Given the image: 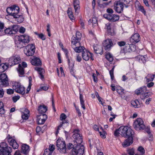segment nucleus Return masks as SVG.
<instances>
[{"label":"nucleus","instance_id":"obj_1","mask_svg":"<svg viewBox=\"0 0 155 155\" xmlns=\"http://www.w3.org/2000/svg\"><path fill=\"white\" fill-rule=\"evenodd\" d=\"M19 8L15 5L8 7L6 9V12L8 15L13 16L19 23L24 21L22 16L19 13Z\"/></svg>","mask_w":155,"mask_h":155},{"label":"nucleus","instance_id":"obj_2","mask_svg":"<svg viewBox=\"0 0 155 155\" xmlns=\"http://www.w3.org/2000/svg\"><path fill=\"white\" fill-rule=\"evenodd\" d=\"M12 149L5 142L0 143V155H12Z\"/></svg>","mask_w":155,"mask_h":155},{"label":"nucleus","instance_id":"obj_3","mask_svg":"<svg viewBox=\"0 0 155 155\" xmlns=\"http://www.w3.org/2000/svg\"><path fill=\"white\" fill-rule=\"evenodd\" d=\"M119 130L120 135L125 137L132 136L133 133L132 129L128 126H121Z\"/></svg>","mask_w":155,"mask_h":155},{"label":"nucleus","instance_id":"obj_4","mask_svg":"<svg viewBox=\"0 0 155 155\" xmlns=\"http://www.w3.org/2000/svg\"><path fill=\"white\" fill-rule=\"evenodd\" d=\"M56 146L58 149L59 152L62 153H66L67 148L65 142L61 139H58L56 142Z\"/></svg>","mask_w":155,"mask_h":155},{"label":"nucleus","instance_id":"obj_5","mask_svg":"<svg viewBox=\"0 0 155 155\" xmlns=\"http://www.w3.org/2000/svg\"><path fill=\"white\" fill-rule=\"evenodd\" d=\"M84 147L83 145L77 144L72 150V155H82L84 153Z\"/></svg>","mask_w":155,"mask_h":155},{"label":"nucleus","instance_id":"obj_6","mask_svg":"<svg viewBox=\"0 0 155 155\" xmlns=\"http://www.w3.org/2000/svg\"><path fill=\"white\" fill-rule=\"evenodd\" d=\"M35 51V47L33 44H29L25 47L24 49L25 54L28 56L33 55Z\"/></svg>","mask_w":155,"mask_h":155},{"label":"nucleus","instance_id":"obj_7","mask_svg":"<svg viewBox=\"0 0 155 155\" xmlns=\"http://www.w3.org/2000/svg\"><path fill=\"white\" fill-rule=\"evenodd\" d=\"M79 132V130H75L74 131V134L73 135V137L75 139L74 145L81 144L82 142V137L80 134Z\"/></svg>","mask_w":155,"mask_h":155},{"label":"nucleus","instance_id":"obj_8","mask_svg":"<svg viewBox=\"0 0 155 155\" xmlns=\"http://www.w3.org/2000/svg\"><path fill=\"white\" fill-rule=\"evenodd\" d=\"M133 126L136 130H143L145 128L143 120L140 118H138L134 123Z\"/></svg>","mask_w":155,"mask_h":155},{"label":"nucleus","instance_id":"obj_9","mask_svg":"<svg viewBox=\"0 0 155 155\" xmlns=\"http://www.w3.org/2000/svg\"><path fill=\"white\" fill-rule=\"evenodd\" d=\"M73 40H74L73 39ZM71 45L72 48L74 51L77 53L82 52L86 49L83 46H81L80 43L75 42V41H72Z\"/></svg>","mask_w":155,"mask_h":155},{"label":"nucleus","instance_id":"obj_10","mask_svg":"<svg viewBox=\"0 0 155 155\" xmlns=\"http://www.w3.org/2000/svg\"><path fill=\"white\" fill-rule=\"evenodd\" d=\"M13 88L18 93L23 94L25 92L24 87L19 82H15L13 85Z\"/></svg>","mask_w":155,"mask_h":155},{"label":"nucleus","instance_id":"obj_11","mask_svg":"<svg viewBox=\"0 0 155 155\" xmlns=\"http://www.w3.org/2000/svg\"><path fill=\"white\" fill-rule=\"evenodd\" d=\"M124 3L121 1L115 2L114 4V8L118 13H121L123 10Z\"/></svg>","mask_w":155,"mask_h":155},{"label":"nucleus","instance_id":"obj_12","mask_svg":"<svg viewBox=\"0 0 155 155\" xmlns=\"http://www.w3.org/2000/svg\"><path fill=\"white\" fill-rule=\"evenodd\" d=\"M18 40L20 44H21L24 46L26 43H28L30 41L29 37L26 35H24L18 36Z\"/></svg>","mask_w":155,"mask_h":155},{"label":"nucleus","instance_id":"obj_13","mask_svg":"<svg viewBox=\"0 0 155 155\" xmlns=\"http://www.w3.org/2000/svg\"><path fill=\"white\" fill-rule=\"evenodd\" d=\"M103 47L104 49L106 51H109L111 47L113 46V43L111 39H108L105 40L103 43Z\"/></svg>","mask_w":155,"mask_h":155},{"label":"nucleus","instance_id":"obj_14","mask_svg":"<svg viewBox=\"0 0 155 155\" xmlns=\"http://www.w3.org/2000/svg\"><path fill=\"white\" fill-rule=\"evenodd\" d=\"M104 17L106 19L112 22H114L118 20L119 16L115 14H106L104 15Z\"/></svg>","mask_w":155,"mask_h":155},{"label":"nucleus","instance_id":"obj_15","mask_svg":"<svg viewBox=\"0 0 155 155\" xmlns=\"http://www.w3.org/2000/svg\"><path fill=\"white\" fill-rule=\"evenodd\" d=\"M62 50L64 51L66 57L68 60V63L69 68L70 70V72L72 74H73V73H74V64L73 63H70V60L69 58V57L68 56V51L66 49H64V48H62Z\"/></svg>","mask_w":155,"mask_h":155},{"label":"nucleus","instance_id":"obj_16","mask_svg":"<svg viewBox=\"0 0 155 155\" xmlns=\"http://www.w3.org/2000/svg\"><path fill=\"white\" fill-rule=\"evenodd\" d=\"M18 31V29L17 28V26H13L12 28H6L3 31L4 33L3 35H4L5 34H15Z\"/></svg>","mask_w":155,"mask_h":155},{"label":"nucleus","instance_id":"obj_17","mask_svg":"<svg viewBox=\"0 0 155 155\" xmlns=\"http://www.w3.org/2000/svg\"><path fill=\"white\" fill-rule=\"evenodd\" d=\"M92 54L87 51L86 49L82 52V56L83 59L86 61H88L90 58H91V59L93 60L94 59L92 58Z\"/></svg>","mask_w":155,"mask_h":155},{"label":"nucleus","instance_id":"obj_18","mask_svg":"<svg viewBox=\"0 0 155 155\" xmlns=\"http://www.w3.org/2000/svg\"><path fill=\"white\" fill-rule=\"evenodd\" d=\"M22 66L21 64L18 65V71L19 76H22L24 74V68H26L27 67V64L25 62L22 63Z\"/></svg>","mask_w":155,"mask_h":155},{"label":"nucleus","instance_id":"obj_19","mask_svg":"<svg viewBox=\"0 0 155 155\" xmlns=\"http://www.w3.org/2000/svg\"><path fill=\"white\" fill-rule=\"evenodd\" d=\"M73 5L75 9V14L76 15H78V14L80 9L79 0H74Z\"/></svg>","mask_w":155,"mask_h":155},{"label":"nucleus","instance_id":"obj_20","mask_svg":"<svg viewBox=\"0 0 155 155\" xmlns=\"http://www.w3.org/2000/svg\"><path fill=\"white\" fill-rule=\"evenodd\" d=\"M140 37L139 34H135L130 39V41L132 43H136L138 42L140 40Z\"/></svg>","mask_w":155,"mask_h":155},{"label":"nucleus","instance_id":"obj_21","mask_svg":"<svg viewBox=\"0 0 155 155\" xmlns=\"http://www.w3.org/2000/svg\"><path fill=\"white\" fill-rule=\"evenodd\" d=\"M128 138L125 140L123 146L124 147H127L132 144L133 142V138L132 136H128Z\"/></svg>","mask_w":155,"mask_h":155},{"label":"nucleus","instance_id":"obj_22","mask_svg":"<svg viewBox=\"0 0 155 155\" xmlns=\"http://www.w3.org/2000/svg\"><path fill=\"white\" fill-rule=\"evenodd\" d=\"M76 37L73 36L71 38V42L74 41L75 42L80 43V41L81 40L82 37L81 34L80 32H77L76 33Z\"/></svg>","mask_w":155,"mask_h":155},{"label":"nucleus","instance_id":"obj_23","mask_svg":"<svg viewBox=\"0 0 155 155\" xmlns=\"http://www.w3.org/2000/svg\"><path fill=\"white\" fill-rule=\"evenodd\" d=\"M8 141L9 144L12 146L14 149H17L18 147V145L15 140L11 138H9Z\"/></svg>","mask_w":155,"mask_h":155},{"label":"nucleus","instance_id":"obj_24","mask_svg":"<svg viewBox=\"0 0 155 155\" xmlns=\"http://www.w3.org/2000/svg\"><path fill=\"white\" fill-rule=\"evenodd\" d=\"M32 64L35 66L41 65V62L40 58L37 57H34L31 61Z\"/></svg>","mask_w":155,"mask_h":155},{"label":"nucleus","instance_id":"obj_25","mask_svg":"<svg viewBox=\"0 0 155 155\" xmlns=\"http://www.w3.org/2000/svg\"><path fill=\"white\" fill-rule=\"evenodd\" d=\"M22 152L25 154H27L30 150L29 146L26 144H22L21 147Z\"/></svg>","mask_w":155,"mask_h":155},{"label":"nucleus","instance_id":"obj_26","mask_svg":"<svg viewBox=\"0 0 155 155\" xmlns=\"http://www.w3.org/2000/svg\"><path fill=\"white\" fill-rule=\"evenodd\" d=\"M35 69L38 71L40 78L41 79H44V76L43 74L45 72L44 70L41 68H35Z\"/></svg>","mask_w":155,"mask_h":155},{"label":"nucleus","instance_id":"obj_27","mask_svg":"<svg viewBox=\"0 0 155 155\" xmlns=\"http://www.w3.org/2000/svg\"><path fill=\"white\" fill-rule=\"evenodd\" d=\"M47 110V107L44 105H40L38 109V112L41 114H43L45 113Z\"/></svg>","mask_w":155,"mask_h":155},{"label":"nucleus","instance_id":"obj_28","mask_svg":"<svg viewBox=\"0 0 155 155\" xmlns=\"http://www.w3.org/2000/svg\"><path fill=\"white\" fill-rule=\"evenodd\" d=\"M94 49L95 52L96 54H101L102 53V49L101 46L96 45L94 46Z\"/></svg>","mask_w":155,"mask_h":155},{"label":"nucleus","instance_id":"obj_29","mask_svg":"<svg viewBox=\"0 0 155 155\" xmlns=\"http://www.w3.org/2000/svg\"><path fill=\"white\" fill-rule=\"evenodd\" d=\"M68 123L66 121H62L61 124L58 127L56 133V135H57L59 133V130L62 126L65 127V126H68Z\"/></svg>","mask_w":155,"mask_h":155},{"label":"nucleus","instance_id":"obj_30","mask_svg":"<svg viewBox=\"0 0 155 155\" xmlns=\"http://www.w3.org/2000/svg\"><path fill=\"white\" fill-rule=\"evenodd\" d=\"M29 111L27 109H25L24 112L22 113L21 117L22 119L24 120H27L28 118V114H29Z\"/></svg>","mask_w":155,"mask_h":155},{"label":"nucleus","instance_id":"obj_31","mask_svg":"<svg viewBox=\"0 0 155 155\" xmlns=\"http://www.w3.org/2000/svg\"><path fill=\"white\" fill-rule=\"evenodd\" d=\"M155 75L153 74H148L145 78L146 79V81L147 82L153 81Z\"/></svg>","mask_w":155,"mask_h":155},{"label":"nucleus","instance_id":"obj_32","mask_svg":"<svg viewBox=\"0 0 155 155\" xmlns=\"http://www.w3.org/2000/svg\"><path fill=\"white\" fill-rule=\"evenodd\" d=\"M9 84L8 80H6L5 81L3 79H0V87H6Z\"/></svg>","mask_w":155,"mask_h":155},{"label":"nucleus","instance_id":"obj_33","mask_svg":"<svg viewBox=\"0 0 155 155\" xmlns=\"http://www.w3.org/2000/svg\"><path fill=\"white\" fill-rule=\"evenodd\" d=\"M8 65L6 64H0V72H3L7 70L8 68Z\"/></svg>","mask_w":155,"mask_h":155},{"label":"nucleus","instance_id":"obj_34","mask_svg":"<svg viewBox=\"0 0 155 155\" xmlns=\"http://www.w3.org/2000/svg\"><path fill=\"white\" fill-rule=\"evenodd\" d=\"M88 22L89 24L90 23L92 22L93 27L97 26V18L96 17H93L92 18L91 20H90L88 21Z\"/></svg>","mask_w":155,"mask_h":155},{"label":"nucleus","instance_id":"obj_35","mask_svg":"<svg viewBox=\"0 0 155 155\" xmlns=\"http://www.w3.org/2000/svg\"><path fill=\"white\" fill-rule=\"evenodd\" d=\"M80 100L81 107L84 110H85V107L84 105V101L83 100V96L81 94H80Z\"/></svg>","mask_w":155,"mask_h":155},{"label":"nucleus","instance_id":"obj_36","mask_svg":"<svg viewBox=\"0 0 155 155\" xmlns=\"http://www.w3.org/2000/svg\"><path fill=\"white\" fill-rule=\"evenodd\" d=\"M15 62L16 64H18L20 62L21 59L20 56L18 55H15L13 56Z\"/></svg>","mask_w":155,"mask_h":155},{"label":"nucleus","instance_id":"obj_37","mask_svg":"<svg viewBox=\"0 0 155 155\" xmlns=\"http://www.w3.org/2000/svg\"><path fill=\"white\" fill-rule=\"evenodd\" d=\"M67 14H68L69 17L70 19L72 20L74 19V17L73 15L72 12L71 11V8H68L67 11Z\"/></svg>","mask_w":155,"mask_h":155},{"label":"nucleus","instance_id":"obj_38","mask_svg":"<svg viewBox=\"0 0 155 155\" xmlns=\"http://www.w3.org/2000/svg\"><path fill=\"white\" fill-rule=\"evenodd\" d=\"M10 66H12L16 64L13 58V56L10 57L8 60V64Z\"/></svg>","mask_w":155,"mask_h":155},{"label":"nucleus","instance_id":"obj_39","mask_svg":"<svg viewBox=\"0 0 155 155\" xmlns=\"http://www.w3.org/2000/svg\"><path fill=\"white\" fill-rule=\"evenodd\" d=\"M4 27V24L3 23L0 21V36L3 35L4 33L3 29Z\"/></svg>","mask_w":155,"mask_h":155},{"label":"nucleus","instance_id":"obj_40","mask_svg":"<svg viewBox=\"0 0 155 155\" xmlns=\"http://www.w3.org/2000/svg\"><path fill=\"white\" fill-rule=\"evenodd\" d=\"M106 58L109 61L111 62L113 60L112 55L110 53H108L106 55Z\"/></svg>","mask_w":155,"mask_h":155},{"label":"nucleus","instance_id":"obj_41","mask_svg":"<svg viewBox=\"0 0 155 155\" xmlns=\"http://www.w3.org/2000/svg\"><path fill=\"white\" fill-rule=\"evenodd\" d=\"M45 121L44 119L42 118V117H41L39 116L38 117V124H43L45 123Z\"/></svg>","mask_w":155,"mask_h":155},{"label":"nucleus","instance_id":"obj_42","mask_svg":"<svg viewBox=\"0 0 155 155\" xmlns=\"http://www.w3.org/2000/svg\"><path fill=\"white\" fill-rule=\"evenodd\" d=\"M55 149V146L54 145H50L48 149H46L45 150V153H46L47 151L53 152Z\"/></svg>","mask_w":155,"mask_h":155},{"label":"nucleus","instance_id":"obj_43","mask_svg":"<svg viewBox=\"0 0 155 155\" xmlns=\"http://www.w3.org/2000/svg\"><path fill=\"white\" fill-rule=\"evenodd\" d=\"M152 94V93H151L150 92H145L144 93L143 95V99H145L146 98H147L150 96Z\"/></svg>","mask_w":155,"mask_h":155},{"label":"nucleus","instance_id":"obj_44","mask_svg":"<svg viewBox=\"0 0 155 155\" xmlns=\"http://www.w3.org/2000/svg\"><path fill=\"white\" fill-rule=\"evenodd\" d=\"M145 131L147 133V134H148V136L149 137L150 139H149L150 140H152V138L151 137L152 136V134L151 133V132L150 131V128H146L145 130Z\"/></svg>","mask_w":155,"mask_h":155},{"label":"nucleus","instance_id":"obj_45","mask_svg":"<svg viewBox=\"0 0 155 155\" xmlns=\"http://www.w3.org/2000/svg\"><path fill=\"white\" fill-rule=\"evenodd\" d=\"M140 91L141 94L143 95L147 91V88L146 86H144L140 88Z\"/></svg>","mask_w":155,"mask_h":155},{"label":"nucleus","instance_id":"obj_46","mask_svg":"<svg viewBox=\"0 0 155 155\" xmlns=\"http://www.w3.org/2000/svg\"><path fill=\"white\" fill-rule=\"evenodd\" d=\"M114 68L115 66H113L111 70H110L109 71L110 74V76L111 78L112 81H113L114 78Z\"/></svg>","mask_w":155,"mask_h":155},{"label":"nucleus","instance_id":"obj_47","mask_svg":"<svg viewBox=\"0 0 155 155\" xmlns=\"http://www.w3.org/2000/svg\"><path fill=\"white\" fill-rule=\"evenodd\" d=\"M146 58L144 56H141L139 57V61L140 62L144 64L146 62Z\"/></svg>","mask_w":155,"mask_h":155},{"label":"nucleus","instance_id":"obj_48","mask_svg":"<svg viewBox=\"0 0 155 155\" xmlns=\"http://www.w3.org/2000/svg\"><path fill=\"white\" fill-rule=\"evenodd\" d=\"M139 104V102L137 100L132 101L131 103L133 106L135 108L137 107V106Z\"/></svg>","mask_w":155,"mask_h":155},{"label":"nucleus","instance_id":"obj_49","mask_svg":"<svg viewBox=\"0 0 155 155\" xmlns=\"http://www.w3.org/2000/svg\"><path fill=\"white\" fill-rule=\"evenodd\" d=\"M3 79L5 81L6 80H8L7 75L5 73L0 74V79Z\"/></svg>","mask_w":155,"mask_h":155},{"label":"nucleus","instance_id":"obj_50","mask_svg":"<svg viewBox=\"0 0 155 155\" xmlns=\"http://www.w3.org/2000/svg\"><path fill=\"white\" fill-rule=\"evenodd\" d=\"M138 150L140 152L142 155H143L145 153V150L141 146H140L138 148Z\"/></svg>","mask_w":155,"mask_h":155},{"label":"nucleus","instance_id":"obj_51","mask_svg":"<svg viewBox=\"0 0 155 155\" xmlns=\"http://www.w3.org/2000/svg\"><path fill=\"white\" fill-rule=\"evenodd\" d=\"M127 49L128 50H130L131 51H135L136 49V46L133 44H130V48H127Z\"/></svg>","mask_w":155,"mask_h":155},{"label":"nucleus","instance_id":"obj_52","mask_svg":"<svg viewBox=\"0 0 155 155\" xmlns=\"http://www.w3.org/2000/svg\"><path fill=\"white\" fill-rule=\"evenodd\" d=\"M66 117V115L64 114L63 113L61 115L60 120H63L65 119Z\"/></svg>","mask_w":155,"mask_h":155},{"label":"nucleus","instance_id":"obj_53","mask_svg":"<svg viewBox=\"0 0 155 155\" xmlns=\"http://www.w3.org/2000/svg\"><path fill=\"white\" fill-rule=\"evenodd\" d=\"M128 153L130 155H134V150L133 149H129L128 150Z\"/></svg>","mask_w":155,"mask_h":155},{"label":"nucleus","instance_id":"obj_54","mask_svg":"<svg viewBox=\"0 0 155 155\" xmlns=\"http://www.w3.org/2000/svg\"><path fill=\"white\" fill-rule=\"evenodd\" d=\"M77 145H74H74H73L71 143H69L67 145V148L68 150H70V149H71L72 148H74V147L76 146Z\"/></svg>","mask_w":155,"mask_h":155},{"label":"nucleus","instance_id":"obj_55","mask_svg":"<svg viewBox=\"0 0 155 155\" xmlns=\"http://www.w3.org/2000/svg\"><path fill=\"white\" fill-rule=\"evenodd\" d=\"M117 44L120 47L124 46L126 44L125 42L124 41H118Z\"/></svg>","mask_w":155,"mask_h":155},{"label":"nucleus","instance_id":"obj_56","mask_svg":"<svg viewBox=\"0 0 155 155\" xmlns=\"http://www.w3.org/2000/svg\"><path fill=\"white\" fill-rule=\"evenodd\" d=\"M20 98L19 96H15L12 97V100L14 102H16Z\"/></svg>","mask_w":155,"mask_h":155},{"label":"nucleus","instance_id":"obj_57","mask_svg":"<svg viewBox=\"0 0 155 155\" xmlns=\"http://www.w3.org/2000/svg\"><path fill=\"white\" fill-rule=\"evenodd\" d=\"M119 128L118 129L116 130L114 132V135L116 136H118L119 134H120V133Z\"/></svg>","mask_w":155,"mask_h":155},{"label":"nucleus","instance_id":"obj_58","mask_svg":"<svg viewBox=\"0 0 155 155\" xmlns=\"http://www.w3.org/2000/svg\"><path fill=\"white\" fill-rule=\"evenodd\" d=\"M105 28H106L107 31H110L111 29L110 26V23H107L106 24V27Z\"/></svg>","mask_w":155,"mask_h":155},{"label":"nucleus","instance_id":"obj_59","mask_svg":"<svg viewBox=\"0 0 155 155\" xmlns=\"http://www.w3.org/2000/svg\"><path fill=\"white\" fill-rule=\"evenodd\" d=\"M74 106H75V107L76 108V110L77 113L78 114V116L79 117H80L81 115V112L80 110V109H79V108L78 107H76L75 106V105H74Z\"/></svg>","mask_w":155,"mask_h":155},{"label":"nucleus","instance_id":"obj_60","mask_svg":"<svg viewBox=\"0 0 155 155\" xmlns=\"http://www.w3.org/2000/svg\"><path fill=\"white\" fill-rule=\"evenodd\" d=\"M14 91L13 90L9 89L7 90V93L8 94H13Z\"/></svg>","mask_w":155,"mask_h":155},{"label":"nucleus","instance_id":"obj_61","mask_svg":"<svg viewBox=\"0 0 155 155\" xmlns=\"http://www.w3.org/2000/svg\"><path fill=\"white\" fill-rule=\"evenodd\" d=\"M25 31V29L23 27H21L19 29V31L20 33H23Z\"/></svg>","mask_w":155,"mask_h":155},{"label":"nucleus","instance_id":"obj_62","mask_svg":"<svg viewBox=\"0 0 155 155\" xmlns=\"http://www.w3.org/2000/svg\"><path fill=\"white\" fill-rule=\"evenodd\" d=\"M38 37L43 40H44L45 39V36H44V35L42 33L39 34V35H38Z\"/></svg>","mask_w":155,"mask_h":155},{"label":"nucleus","instance_id":"obj_63","mask_svg":"<svg viewBox=\"0 0 155 155\" xmlns=\"http://www.w3.org/2000/svg\"><path fill=\"white\" fill-rule=\"evenodd\" d=\"M4 94V91L2 88H0V98L2 97Z\"/></svg>","mask_w":155,"mask_h":155},{"label":"nucleus","instance_id":"obj_64","mask_svg":"<svg viewBox=\"0 0 155 155\" xmlns=\"http://www.w3.org/2000/svg\"><path fill=\"white\" fill-rule=\"evenodd\" d=\"M42 114L40 115L39 116L41 117H42V118H43V119H44V120H46L47 118V115L46 114Z\"/></svg>","mask_w":155,"mask_h":155}]
</instances>
